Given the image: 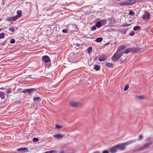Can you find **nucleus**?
I'll use <instances>...</instances> for the list:
<instances>
[{
    "instance_id": "473e14b6",
    "label": "nucleus",
    "mask_w": 153,
    "mask_h": 153,
    "mask_svg": "<svg viewBox=\"0 0 153 153\" xmlns=\"http://www.w3.org/2000/svg\"><path fill=\"white\" fill-rule=\"evenodd\" d=\"M129 88V85H126V86L125 87L124 90V91H126L128 90V89Z\"/></svg>"
},
{
    "instance_id": "4468645a",
    "label": "nucleus",
    "mask_w": 153,
    "mask_h": 153,
    "mask_svg": "<svg viewBox=\"0 0 153 153\" xmlns=\"http://www.w3.org/2000/svg\"><path fill=\"white\" fill-rule=\"evenodd\" d=\"M106 59V57L105 55H102L100 56L99 58V60L102 62L105 60Z\"/></svg>"
},
{
    "instance_id": "2f4dec72",
    "label": "nucleus",
    "mask_w": 153,
    "mask_h": 153,
    "mask_svg": "<svg viewBox=\"0 0 153 153\" xmlns=\"http://www.w3.org/2000/svg\"><path fill=\"white\" fill-rule=\"evenodd\" d=\"M19 17H18L17 15H16V16H13L12 17V19H13V20H15L17 19H18V18H19Z\"/></svg>"
},
{
    "instance_id": "603ef678",
    "label": "nucleus",
    "mask_w": 153,
    "mask_h": 153,
    "mask_svg": "<svg viewBox=\"0 0 153 153\" xmlns=\"http://www.w3.org/2000/svg\"><path fill=\"white\" fill-rule=\"evenodd\" d=\"M11 34H11V33H10V35H11Z\"/></svg>"
},
{
    "instance_id": "9b49d317",
    "label": "nucleus",
    "mask_w": 153,
    "mask_h": 153,
    "mask_svg": "<svg viewBox=\"0 0 153 153\" xmlns=\"http://www.w3.org/2000/svg\"><path fill=\"white\" fill-rule=\"evenodd\" d=\"M120 57H119L118 56H117V55H116L115 56H114V55L112 58V59L113 61L114 62H117L120 59Z\"/></svg>"
},
{
    "instance_id": "f704fd0d",
    "label": "nucleus",
    "mask_w": 153,
    "mask_h": 153,
    "mask_svg": "<svg viewBox=\"0 0 153 153\" xmlns=\"http://www.w3.org/2000/svg\"><path fill=\"white\" fill-rule=\"evenodd\" d=\"M15 40L14 39H10V43L13 44L15 42Z\"/></svg>"
},
{
    "instance_id": "a211bd4d",
    "label": "nucleus",
    "mask_w": 153,
    "mask_h": 153,
    "mask_svg": "<svg viewBox=\"0 0 153 153\" xmlns=\"http://www.w3.org/2000/svg\"><path fill=\"white\" fill-rule=\"evenodd\" d=\"M126 48V46L125 45H122L120 46L118 49L119 51H121L122 50L125 49Z\"/></svg>"
},
{
    "instance_id": "c756f323",
    "label": "nucleus",
    "mask_w": 153,
    "mask_h": 153,
    "mask_svg": "<svg viewBox=\"0 0 153 153\" xmlns=\"http://www.w3.org/2000/svg\"><path fill=\"white\" fill-rule=\"evenodd\" d=\"M134 14V12L132 10H131L129 13V15L133 16Z\"/></svg>"
},
{
    "instance_id": "58836bf2",
    "label": "nucleus",
    "mask_w": 153,
    "mask_h": 153,
    "mask_svg": "<svg viewBox=\"0 0 153 153\" xmlns=\"http://www.w3.org/2000/svg\"><path fill=\"white\" fill-rule=\"evenodd\" d=\"M62 32L63 33H67L68 30L67 29H64L62 30Z\"/></svg>"
},
{
    "instance_id": "8fccbe9b",
    "label": "nucleus",
    "mask_w": 153,
    "mask_h": 153,
    "mask_svg": "<svg viewBox=\"0 0 153 153\" xmlns=\"http://www.w3.org/2000/svg\"><path fill=\"white\" fill-rule=\"evenodd\" d=\"M97 57L95 58V60L96 59H97Z\"/></svg>"
},
{
    "instance_id": "09e8293b",
    "label": "nucleus",
    "mask_w": 153,
    "mask_h": 153,
    "mask_svg": "<svg viewBox=\"0 0 153 153\" xmlns=\"http://www.w3.org/2000/svg\"><path fill=\"white\" fill-rule=\"evenodd\" d=\"M51 10V9H48V10H47V11H49V10Z\"/></svg>"
},
{
    "instance_id": "72a5a7b5",
    "label": "nucleus",
    "mask_w": 153,
    "mask_h": 153,
    "mask_svg": "<svg viewBox=\"0 0 153 153\" xmlns=\"http://www.w3.org/2000/svg\"><path fill=\"white\" fill-rule=\"evenodd\" d=\"M96 27L95 25H94V26L92 27L91 28V30L92 31L94 30H96Z\"/></svg>"
},
{
    "instance_id": "f8f14e48",
    "label": "nucleus",
    "mask_w": 153,
    "mask_h": 153,
    "mask_svg": "<svg viewBox=\"0 0 153 153\" xmlns=\"http://www.w3.org/2000/svg\"><path fill=\"white\" fill-rule=\"evenodd\" d=\"M152 144V143L150 142L145 145L142 147L140 148V150L148 148Z\"/></svg>"
},
{
    "instance_id": "4be33fe9",
    "label": "nucleus",
    "mask_w": 153,
    "mask_h": 153,
    "mask_svg": "<svg viewBox=\"0 0 153 153\" xmlns=\"http://www.w3.org/2000/svg\"><path fill=\"white\" fill-rule=\"evenodd\" d=\"M0 97L3 99L5 98L4 94L2 92L0 91Z\"/></svg>"
},
{
    "instance_id": "a19ab883",
    "label": "nucleus",
    "mask_w": 153,
    "mask_h": 153,
    "mask_svg": "<svg viewBox=\"0 0 153 153\" xmlns=\"http://www.w3.org/2000/svg\"><path fill=\"white\" fill-rule=\"evenodd\" d=\"M54 152H55V151H47V152H45L44 153H52Z\"/></svg>"
},
{
    "instance_id": "4c0bfd02",
    "label": "nucleus",
    "mask_w": 153,
    "mask_h": 153,
    "mask_svg": "<svg viewBox=\"0 0 153 153\" xmlns=\"http://www.w3.org/2000/svg\"><path fill=\"white\" fill-rule=\"evenodd\" d=\"M131 25V24H126L123 25V26L124 27H128L130 26Z\"/></svg>"
},
{
    "instance_id": "6e6d98bb",
    "label": "nucleus",
    "mask_w": 153,
    "mask_h": 153,
    "mask_svg": "<svg viewBox=\"0 0 153 153\" xmlns=\"http://www.w3.org/2000/svg\"><path fill=\"white\" fill-rule=\"evenodd\" d=\"M1 19H0V21H1Z\"/></svg>"
},
{
    "instance_id": "ddd939ff",
    "label": "nucleus",
    "mask_w": 153,
    "mask_h": 153,
    "mask_svg": "<svg viewBox=\"0 0 153 153\" xmlns=\"http://www.w3.org/2000/svg\"><path fill=\"white\" fill-rule=\"evenodd\" d=\"M53 136L55 138L57 139H60L63 137L62 134H54Z\"/></svg>"
},
{
    "instance_id": "dca6fc26",
    "label": "nucleus",
    "mask_w": 153,
    "mask_h": 153,
    "mask_svg": "<svg viewBox=\"0 0 153 153\" xmlns=\"http://www.w3.org/2000/svg\"><path fill=\"white\" fill-rule=\"evenodd\" d=\"M33 100L35 102H38L41 101V99L40 97H33Z\"/></svg>"
},
{
    "instance_id": "0eeeda50",
    "label": "nucleus",
    "mask_w": 153,
    "mask_h": 153,
    "mask_svg": "<svg viewBox=\"0 0 153 153\" xmlns=\"http://www.w3.org/2000/svg\"><path fill=\"white\" fill-rule=\"evenodd\" d=\"M130 49L131 52L132 53H137L140 50V49L138 48H135L134 47L130 48Z\"/></svg>"
},
{
    "instance_id": "1a4fd4ad",
    "label": "nucleus",
    "mask_w": 153,
    "mask_h": 153,
    "mask_svg": "<svg viewBox=\"0 0 153 153\" xmlns=\"http://www.w3.org/2000/svg\"><path fill=\"white\" fill-rule=\"evenodd\" d=\"M18 151H23L25 152H28V149L27 148L24 147V148H20L19 149H18L17 150Z\"/></svg>"
},
{
    "instance_id": "c85d7f7f",
    "label": "nucleus",
    "mask_w": 153,
    "mask_h": 153,
    "mask_svg": "<svg viewBox=\"0 0 153 153\" xmlns=\"http://www.w3.org/2000/svg\"><path fill=\"white\" fill-rule=\"evenodd\" d=\"M100 22H101V24H102L103 25H105L107 22L105 20H101Z\"/></svg>"
},
{
    "instance_id": "37998d69",
    "label": "nucleus",
    "mask_w": 153,
    "mask_h": 153,
    "mask_svg": "<svg viewBox=\"0 0 153 153\" xmlns=\"http://www.w3.org/2000/svg\"><path fill=\"white\" fill-rule=\"evenodd\" d=\"M143 136L142 135H140V136L139 137V139H142L143 138Z\"/></svg>"
},
{
    "instance_id": "5fc2aeb1",
    "label": "nucleus",
    "mask_w": 153,
    "mask_h": 153,
    "mask_svg": "<svg viewBox=\"0 0 153 153\" xmlns=\"http://www.w3.org/2000/svg\"><path fill=\"white\" fill-rule=\"evenodd\" d=\"M108 19L109 20H111L110 19Z\"/></svg>"
},
{
    "instance_id": "7ed1b4c3",
    "label": "nucleus",
    "mask_w": 153,
    "mask_h": 153,
    "mask_svg": "<svg viewBox=\"0 0 153 153\" xmlns=\"http://www.w3.org/2000/svg\"><path fill=\"white\" fill-rule=\"evenodd\" d=\"M126 144L123 143L118 144L116 145V147L117 149H120V150H123L126 149Z\"/></svg>"
},
{
    "instance_id": "6ab92c4d",
    "label": "nucleus",
    "mask_w": 153,
    "mask_h": 153,
    "mask_svg": "<svg viewBox=\"0 0 153 153\" xmlns=\"http://www.w3.org/2000/svg\"><path fill=\"white\" fill-rule=\"evenodd\" d=\"M131 52L130 48H128L126 49L124 51H123L124 54H128L129 53Z\"/></svg>"
},
{
    "instance_id": "5701e85b",
    "label": "nucleus",
    "mask_w": 153,
    "mask_h": 153,
    "mask_svg": "<svg viewBox=\"0 0 153 153\" xmlns=\"http://www.w3.org/2000/svg\"><path fill=\"white\" fill-rule=\"evenodd\" d=\"M137 97L140 100H143L146 97L144 95L138 96Z\"/></svg>"
},
{
    "instance_id": "49530a36",
    "label": "nucleus",
    "mask_w": 153,
    "mask_h": 153,
    "mask_svg": "<svg viewBox=\"0 0 153 153\" xmlns=\"http://www.w3.org/2000/svg\"><path fill=\"white\" fill-rule=\"evenodd\" d=\"M94 153H100L98 152H94Z\"/></svg>"
},
{
    "instance_id": "c9c22d12",
    "label": "nucleus",
    "mask_w": 153,
    "mask_h": 153,
    "mask_svg": "<svg viewBox=\"0 0 153 153\" xmlns=\"http://www.w3.org/2000/svg\"><path fill=\"white\" fill-rule=\"evenodd\" d=\"M33 140L34 142H38L39 140L37 138H34L33 139Z\"/></svg>"
},
{
    "instance_id": "ea45409f",
    "label": "nucleus",
    "mask_w": 153,
    "mask_h": 153,
    "mask_svg": "<svg viewBox=\"0 0 153 153\" xmlns=\"http://www.w3.org/2000/svg\"><path fill=\"white\" fill-rule=\"evenodd\" d=\"M27 89H24L23 90L22 92L23 93H25L26 92H27Z\"/></svg>"
},
{
    "instance_id": "a18cd8bd",
    "label": "nucleus",
    "mask_w": 153,
    "mask_h": 153,
    "mask_svg": "<svg viewBox=\"0 0 153 153\" xmlns=\"http://www.w3.org/2000/svg\"><path fill=\"white\" fill-rule=\"evenodd\" d=\"M76 45L77 47H79L80 45V44H79V43H76Z\"/></svg>"
},
{
    "instance_id": "bb28decb",
    "label": "nucleus",
    "mask_w": 153,
    "mask_h": 153,
    "mask_svg": "<svg viewBox=\"0 0 153 153\" xmlns=\"http://www.w3.org/2000/svg\"><path fill=\"white\" fill-rule=\"evenodd\" d=\"M106 65L109 67H111L113 66V64L112 63H106L105 64Z\"/></svg>"
},
{
    "instance_id": "e433bc0d",
    "label": "nucleus",
    "mask_w": 153,
    "mask_h": 153,
    "mask_svg": "<svg viewBox=\"0 0 153 153\" xmlns=\"http://www.w3.org/2000/svg\"><path fill=\"white\" fill-rule=\"evenodd\" d=\"M135 34V32L133 31H132L130 33V35L131 36H133Z\"/></svg>"
},
{
    "instance_id": "6e6552de",
    "label": "nucleus",
    "mask_w": 153,
    "mask_h": 153,
    "mask_svg": "<svg viewBox=\"0 0 153 153\" xmlns=\"http://www.w3.org/2000/svg\"><path fill=\"white\" fill-rule=\"evenodd\" d=\"M116 145L114 146L112 148H111L110 149V151L111 153H115L117 152V149Z\"/></svg>"
},
{
    "instance_id": "f03ea898",
    "label": "nucleus",
    "mask_w": 153,
    "mask_h": 153,
    "mask_svg": "<svg viewBox=\"0 0 153 153\" xmlns=\"http://www.w3.org/2000/svg\"><path fill=\"white\" fill-rule=\"evenodd\" d=\"M136 1L133 0H130L129 1H128L126 2H120L119 3V4L121 5H130L134 3Z\"/></svg>"
},
{
    "instance_id": "39448f33",
    "label": "nucleus",
    "mask_w": 153,
    "mask_h": 153,
    "mask_svg": "<svg viewBox=\"0 0 153 153\" xmlns=\"http://www.w3.org/2000/svg\"><path fill=\"white\" fill-rule=\"evenodd\" d=\"M70 105L72 107H76L80 105V103L79 102H72L70 103Z\"/></svg>"
},
{
    "instance_id": "3c124183",
    "label": "nucleus",
    "mask_w": 153,
    "mask_h": 153,
    "mask_svg": "<svg viewBox=\"0 0 153 153\" xmlns=\"http://www.w3.org/2000/svg\"><path fill=\"white\" fill-rule=\"evenodd\" d=\"M61 153H63V152H62Z\"/></svg>"
},
{
    "instance_id": "2eb2a0df",
    "label": "nucleus",
    "mask_w": 153,
    "mask_h": 153,
    "mask_svg": "<svg viewBox=\"0 0 153 153\" xmlns=\"http://www.w3.org/2000/svg\"><path fill=\"white\" fill-rule=\"evenodd\" d=\"M55 126V129L57 130H60L63 127V126L60 125L58 124H56Z\"/></svg>"
},
{
    "instance_id": "864d4df0",
    "label": "nucleus",
    "mask_w": 153,
    "mask_h": 153,
    "mask_svg": "<svg viewBox=\"0 0 153 153\" xmlns=\"http://www.w3.org/2000/svg\"><path fill=\"white\" fill-rule=\"evenodd\" d=\"M1 31V29H0V32Z\"/></svg>"
},
{
    "instance_id": "393cba45",
    "label": "nucleus",
    "mask_w": 153,
    "mask_h": 153,
    "mask_svg": "<svg viewBox=\"0 0 153 153\" xmlns=\"http://www.w3.org/2000/svg\"><path fill=\"white\" fill-rule=\"evenodd\" d=\"M102 40V37H99L97 38L95 41L97 42H101Z\"/></svg>"
},
{
    "instance_id": "cd10ccee",
    "label": "nucleus",
    "mask_w": 153,
    "mask_h": 153,
    "mask_svg": "<svg viewBox=\"0 0 153 153\" xmlns=\"http://www.w3.org/2000/svg\"><path fill=\"white\" fill-rule=\"evenodd\" d=\"M92 47H89L87 49V50L88 52V53L89 54L91 52V51L92 50Z\"/></svg>"
},
{
    "instance_id": "aec40b11",
    "label": "nucleus",
    "mask_w": 153,
    "mask_h": 153,
    "mask_svg": "<svg viewBox=\"0 0 153 153\" xmlns=\"http://www.w3.org/2000/svg\"><path fill=\"white\" fill-rule=\"evenodd\" d=\"M95 26L98 28L102 26L101 22L100 21H99L97 22L96 23Z\"/></svg>"
},
{
    "instance_id": "c03bdc74",
    "label": "nucleus",
    "mask_w": 153,
    "mask_h": 153,
    "mask_svg": "<svg viewBox=\"0 0 153 153\" xmlns=\"http://www.w3.org/2000/svg\"><path fill=\"white\" fill-rule=\"evenodd\" d=\"M6 92L8 94H9L10 93V90L9 89H8Z\"/></svg>"
},
{
    "instance_id": "f3484780",
    "label": "nucleus",
    "mask_w": 153,
    "mask_h": 153,
    "mask_svg": "<svg viewBox=\"0 0 153 153\" xmlns=\"http://www.w3.org/2000/svg\"><path fill=\"white\" fill-rule=\"evenodd\" d=\"M17 15L19 17H20L22 16V12L21 10H18L17 11Z\"/></svg>"
},
{
    "instance_id": "a878e982",
    "label": "nucleus",
    "mask_w": 153,
    "mask_h": 153,
    "mask_svg": "<svg viewBox=\"0 0 153 153\" xmlns=\"http://www.w3.org/2000/svg\"><path fill=\"white\" fill-rule=\"evenodd\" d=\"M140 28V27L139 26H135L133 28L134 30L136 31L139 30Z\"/></svg>"
},
{
    "instance_id": "f257e3e1",
    "label": "nucleus",
    "mask_w": 153,
    "mask_h": 153,
    "mask_svg": "<svg viewBox=\"0 0 153 153\" xmlns=\"http://www.w3.org/2000/svg\"><path fill=\"white\" fill-rule=\"evenodd\" d=\"M42 61L45 63H48V64L46 65V66L48 68H49L51 64V61L49 57L46 55L43 56L42 57Z\"/></svg>"
},
{
    "instance_id": "7c9ffc66",
    "label": "nucleus",
    "mask_w": 153,
    "mask_h": 153,
    "mask_svg": "<svg viewBox=\"0 0 153 153\" xmlns=\"http://www.w3.org/2000/svg\"><path fill=\"white\" fill-rule=\"evenodd\" d=\"M4 33H0V38L2 39L4 37Z\"/></svg>"
},
{
    "instance_id": "412c9836",
    "label": "nucleus",
    "mask_w": 153,
    "mask_h": 153,
    "mask_svg": "<svg viewBox=\"0 0 153 153\" xmlns=\"http://www.w3.org/2000/svg\"><path fill=\"white\" fill-rule=\"evenodd\" d=\"M94 68L96 71H98L100 70V67L98 65L96 64L94 65Z\"/></svg>"
},
{
    "instance_id": "423d86ee",
    "label": "nucleus",
    "mask_w": 153,
    "mask_h": 153,
    "mask_svg": "<svg viewBox=\"0 0 153 153\" xmlns=\"http://www.w3.org/2000/svg\"><path fill=\"white\" fill-rule=\"evenodd\" d=\"M124 54L123 51H119V50L117 51L116 53L114 54V56L116 55L118 56L119 57H121Z\"/></svg>"
},
{
    "instance_id": "b1692460",
    "label": "nucleus",
    "mask_w": 153,
    "mask_h": 153,
    "mask_svg": "<svg viewBox=\"0 0 153 153\" xmlns=\"http://www.w3.org/2000/svg\"><path fill=\"white\" fill-rule=\"evenodd\" d=\"M15 29H16V30H17V28L15 27V28H14V27H10V31L12 32H15Z\"/></svg>"
},
{
    "instance_id": "de8ad7c7",
    "label": "nucleus",
    "mask_w": 153,
    "mask_h": 153,
    "mask_svg": "<svg viewBox=\"0 0 153 153\" xmlns=\"http://www.w3.org/2000/svg\"><path fill=\"white\" fill-rule=\"evenodd\" d=\"M4 89L3 88H0V89H1V90H2V89Z\"/></svg>"
},
{
    "instance_id": "79ce46f5",
    "label": "nucleus",
    "mask_w": 153,
    "mask_h": 153,
    "mask_svg": "<svg viewBox=\"0 0 153 153\" xmlns=\"http://www.w3.org/2000/svg\"><path fill=\"white\" fill-rule=\"evenodd\" d=\"M102 153H108V152L107 150H105L103 151Z\"/></svg>"
},
{
    "instance_id": "9d476101",
    "label": "nucleus",
    "mask_w": 153,
    "mask_h": 153,
    "mask_svg": "<svg viewBox=\"0 0 153 153\" xmlns=\"http://www.w3.org/2000/svg\"><path fill=\"white\" fill-rule=\"evenodd\" d=\"M36 91V89L35 88H30L27 89L28 93V94H31L33 93H35Z\"/></svg>"
},
{
    "instance_id": "20e7f679",
    "label": "nucleus",
    "mask_w": 153,
    "mask_h": 153,
    "mask_svg": "<svg viewBox=\"0 0 153 153\" xmlns=\"http://www.w3.org/2000/svg\"><path fill=\"white\" fill-rule=\"evenodd\" d=\"M150 17L149 13L146 11L143 15L142 18L143 19L148 20Z\"/></svg>"
}]
</instances>
